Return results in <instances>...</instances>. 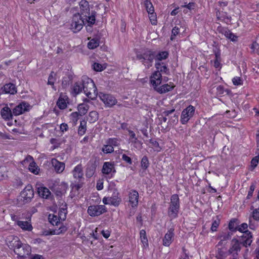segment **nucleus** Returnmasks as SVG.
<instances>
[{
  "instance_id": "obj_1",
  "label": "nucleus",
  "mask_w": 259,
  "mask_h": 259,
  "mask_svg": "<svg viewBox=\"0 0 259 259\" xmlns=\"http://www.w3.org/2000/svg\"><path fill=\"white\" fill-rule=\"evenodd\" d=\"M72 94L75 96L80 94L82 90L86 96L93 100L97 96V88L93 80L87 76H83L81 80L74 83L72 87Z\"/></svg>"
},
{
  "instance_id": "obj_2",
  "label": "nucleus",
  "mask_w": 259,
  "mask_h": 259,
  "mask_svg": "<svg viewBox=\"0 0 259 259\" xmlns=\"http://www.w3.org/2000/svg\"><path fill=\"white\" fill-rule=\"evenodd\" d=\"M180 206V199L178 195L177 194L172 195L170 197V201L167 211L168 215L171 219L177 218Z\"/></svg>"
},
{
  "instance_id": "obj_3",
  "label": "nucleus",
  "mask_w": 259,
  "mask_h": 259,
  "mask_svg": "<svg viewBox=\"0 0 259 259\" xmlns=\"http://www.w3.org/2000/svg\"><path fill=\"white\" fill-rule=\"evenodd\" d=\"M137 57L147 68H149L152 65L155 54L151 50H146L143 53L138 54Z\"/></svg>"
},
{
  "instance_id": "obj_4",
  "label": "nucleus",
  "mask_w": 259,
  "mask_h": 259,
  "mask_svg": "<svg viewBox=\"0 0 259 259\" xmlns=\"http://www.w3.org/2000/svg\"><path fill=\"white\" fill-rule=\"evenodd\" d=\"M84 23V17L81 16L79 13L75 14L72 17L70 29L74 32H77L82 28Z\"/></svg>"
},
{
  "instance_id": "obj_5",
  "label": "nucleus",
  "mask_w": 259,
  "mask_h": 259,
  "mask_svg": "<svg viewBox=\"0 0 259 259\" xmlns=\"http://www.w3.org/2000/svg\"><path fill=\"white\" fill-rule=\"evenodd\" d=\"M31 251V247L27 244H23L19 241H17V243L14 248V252L19 256L21 257H25L29 255Z\"/></svg>"
},
{
  "instance_id": "obj_6",
  "label": "nucleus",
  "mask_w": 259,
  "mask_h": 259,
  "mask_svg": "<svg viewBox=\"0 0 259 259\" xmlns=\"http://www.w3.org/2000/svg\"><path fill=\"white\" fill-rule=\"evenodd\" d=\"M248 225L246 223L242 224L238 229V230L241 232H243V235L241 236L242 239L243 245L247 247L250 245L252 242V236L251 233L246 230Z\"/></svg>"
},
{
  "instance_id": "obj_7",
  "label": "nucleus",
  "mask_w": 259,
  "mask_h": 259,
  "mask_svg": "<svg viewBox=\"0 0 259 259\" xmlns=\"http://www.w3.org/2000/svg\"><path fill=\"white\" fill-rule=\"evenodd\" d=\"M195 108L192 105H189L184 109L181 113L180 121L183 124H186L194 115Z\"/></svg>"
},
{
  "instance_id": "obj_8",
  "label": "nucleus",
  "mask_w": 259,
  "mask_h": 259,
  "mask_svg": "<svg viewBox=\"0 0 259 259\" xmlns=\"http://www.w3.org/2000/svg\"><path fill=\"white\" fill-rule=\"evenodd\" d=\"M243 245L242 242H239L237 239L233 238L230 242L229 248L228 249L230 255L233 257L238 255L241 248V245Z\"/></svg>"
},
{
  "instance_id": "obj_9",
  "label": "nucleus",
  "mask_w": 259,
  "mask_h": 259,
  "mask_svg": "<svg viewBox=\"0 0 259 259\" xmlns=\"http://www.w3.org/2000/svg\"><path fill=\"white\" fill-rule=\"evenodd\" d=\"M34 196V191L31 185H27L21 192L20 199L25 203L29 202Z\"/></svg>"
},
{
  "instance_id": "obj_10",
  "label": "nucleus",
  "mask_w": 259,
  "mask_h": 259,
  "mask_svg": "<svg viewBox=\"0 0 259 259\" xmlns=\"http://www.w3.org/2000/svg\"><path fill=\"white\" fill-rule=\"evenodd\" d=\"M99 97L106 107H111L117 102L115 98L110 94L100 93Z\"/></svg>"
},
{
  "instance_id": "obj_11",
  "label": "nucleus",
  "mask_w": 259,
  "mask_h": 259,
  "mask_svg": "<svg viewBox=\"0 0 259 259\" xmlns=\"http://www.w3.org/2000/svg\"><path fill=\"white\" fill-rule=\"evenodd\" d=\"M106 211V207L104 205H91L88 209V213L91 217L99 216Z\"/></svg>"
},
{
  "instance_id": "obj_12",
  "label": "nucleus",
  "mask_w": 259,
  "mask_h": 259,
  "mask_svg": "<svg viewBox=\"0 0 259 259\" xmlns=\"http://www.w3.org/2000/svg\"><path fill=\"white\" fill-rule=\"evenodd\" d=\"M161 73L158 71H154L150 77V83L155 90L162 82Z\"/></svg>"
},
{
  "instance_id": "obj_13",
  "label": "nucleus",
  "mask_w": 259,
  "mask_h": 259,
  "mask_svg": "<svg viewBox=\"0 0 259 259\" xmlns=\"http://www.w3.org/2000/svg\"><path fill=\"white\" fill-rule=\"evenodd\" d=\"M219 33L224 35L227 39H230L232 41H236L237 40V36L233 33L227 28L219 27L217 29Z\"/></svg>"
},
{
  "instance_id": "obj_14",
  "label": "nucleus",
  "mask_w": 259,
  "mask_h": 259,
  "mask_svg": "<svg viewBox=\"0 0 259 259\" xmlns=\"http://www.w3.org/2000/svg\"><path fill=\"white\" fill-rule=\"evenodd\" d=\"M128 202L131 206L133 207H136L138 204L139 193L135 190H132L128 193Z\"/></svg>"
},
{
  "instance_id": "obj_15",
  "label": "nucleus",
  "mask_w": 259,
  "mask_h": 259,
  "mask_svg": "<svg viewBox=\"0 0 259 259\" xmlns=\"http://www.w3.org/2000/svg\"><path fill=\"white\" fill-rule=\"evenodd\" d=\"M80 15L87 17L90 15V9L89 3L85 0H81L79 3Z\"/></svg>"
},
{
  "instance_id": "obj_16",
  "label": "nucleus",
  "mask_w": 259,
  "mask_h": 259,
  "mask_svg": "<svg viewBox=\"0 0 259 259\" xmlns=\"http://www.w3.org/2000/svg\"><path fill=\"white\" fill-rule=\"evenodd\" d=\"M221 243H219L217 245V251L216 253V257L217 259H224L228 255H230L228 250L222 246Z\"/></svg>"
},
{
  "instance_id": "obj_17",
  "label": "nucleus",
  "mask_w": 259,
  "mask_h": 259,
  "mask_svg": "<svg viewBox=\"0 0 259 259\" xmlns=\"http://www.w3.org/2000/svg\"><path fill=\"white\" fill-rule=\"evenodd\" d=\"M174 230L170 228L165 234L163 239V245L165 246H169L172 243L174 237Z\"/></svg>"
},
{
  "instance_id": "obj_18",
  "label": "nucleus",
  "mask_w": 259,
  "mask_h": 259,
  "mask_svg": "<svg viewBox=\"0 0 259 259\" xmlns=\"http://www.w3.org/2000/svg\"><path fill=\"white\" fill-rule=\"evenodd\" d=\"M16 223L23 231H31L33 229L30 219L25 221L18 220Z\"/></svg>"
},
{
  "instance_id": "obj_19",
  "label": "nucleus",
  "mask_w": 259,
  "mask_h": 259,
  "mask_svg": "<svg viewBox=\"0 0 259 259\" xmlns=\"http://www.w3.org/2000/svg\"><path fill=\"white\" fill-rule=\"evenodd\" d=\"M102 171L103 174L109 175L112 173H115L116 170L114 168L113 163L110 162H105L104 163Z\"/></svg>"
},
{
  "instance_id": "obj_20",
  "label": "nucleus",
  "mask_w": 259,
  "mask_h": 259,
  "mask_svg": "<svg viewBox=\"0 0 259 259\" xmlns=\"http://www.w3.org/2000/svg\"><path fill=\"white\" fill-rule=\"evenodd\" d=\"M175 85L172 82H169L168 83L164 84L160 87H158L155 91L159 94H164L169 91H171Z\"/></svg>"
},
{
  "instance_id": "obj_21",
  "label": "nucleus",
  "mask_w": 259,
  "mask_h": 259,
  "mask_svg": "<svg viewBox=\"0 0 259 259\" xmlns=\"http://www.w3.org/2000/svg\"><path fill=\"white\" fill-rule=\"evenodd\" d=\"M28 105L25 103H22L17 106L13 110V113L15 115H19L28 110Z\"/></svg>"
},
{
  "instance_id": "obj_22",
  "label": "nucleus",
  "mask_w": 259,
  "mask_h": 259,
  "mask_svg": "<svg viewBox=\"0 0 259 259\" xmlns=\"http://www.w3.org/2000/svg\"><path fill=\"white\" fill-rule=\"evenodd\" d=\"M73 178L76 179H80L83 176L82 166L79 164L76 165L72 171Z\"/></svg>"
},
{
  "instance_id": "obj_23",
  "label": "nucleus",
  "mask_w": 259,
  "mask_h": 259,
  "mask_svg": "<svg viewBox=\"0 0 259 259\" xmlns=\"http://www.w3.org/2000/svg\"><path fill=\"white\" fill-rule=\"evenodd\" d=\"M32 160V157L29 156L24 161V162L25 163L26 161L32 160V161L30 162L29 165V170L30 171L33 173L34 174L37 175L38 174L39 169L38 168V167L36 165V163Z\"/></svg>"
},
{
  "instance_id": "obj_24",
  "label": "nucleus",
  "mask_w": 259,
  "mask_h": 259,
  "mask_svg": "<svg viewBox=\"0 0 259 259\" xmlns=\"http://www.w3.org/2000/svg\"><path fill=\"white\" fill-rule=\"evenodd\" d=\"M119 193L116 191H114L111 197H109L110 200V205L117 206L121 201L120 197L119 196Z\"/></svg>"
},
{
  "instance_id": "obj_25",
  "label": "nucleus",
  "mask_w": 259,
  "mask_h": 259,
  "mask_svg": "<svg viewBox=\"0 0 259 259\" xmlns=\"http://www.w3.org/2000/svg\"><path fill=\"white\" fill-rule=\"evenodd\" d=\"M2 92L5 94H14L17 92L15 85L11 83L6 84L2 88Z\"/></svg>"
},
{
  "instance_id": "obj_26",
  "label": "nucleus",
  "mask_w": 259,
  "mask_h": 259,
  "mask_svg": "<svg viewBox=\"0 0 259 259\" xmlns=\"http://www.w3.org/2000/svg\"><path fill=\"white\" fill-rule=\"evenodd\" d=\"M52 163L57 172L61 173L64 170L65 164L63 162H60L55 159H53L52 160Z\"/></svg>"
},
{
  "instance_id": "obj_27",
  "label": "nucleus",
  "mask_w": 259,
  "mask_h": 259,
  "mask_svg": "<svg viewBox=\"0 0 259 259\" xmlns=\"http://www.w3.org/2000/svg\"><path fill=\"white\" fill-rule=\"evenodd\" d=\"M37 192L39 195L44 198H48L51 195V192L46 187L40 186L37 188Z\"/></svg>"
},
{
  "instance_id": "obj_28",
  "label": "nucleus",
  "mask_w": 259,
  "mask_h": 259,
  "mask_svg": "<svg viewBox=\"0 0 259 259\" xmlns=\"http://www.w3.org/2000/svg\"><path fill=\"white\" fill-rule=\"evenodd\" d=\"M67 99L66 96H61L58 99L57 105L60 109H64L67 107Z\"/></svg>"
},
{
  "instance_id": "obj_29",
  "label": "nucleus",
  "mask_w": 259,
  "mask_h": 259,
  "mask_svg": "<svg viewBox=\"0 0 259 259\" xmlns=\"http://www.w3.org/2000/svg\"><path fill=\"white\" fill-rule=\"evenodd\" d=\"M155 66L157 70L156 71H158L160 73L164 72L165 73H167L168 71V69L163 63L156 62Z\"/></svg>"
},
{
  "instance_id": "obj_30",
  "label": "nucleus",
  "mask_w": 259,
  "mask_h": 259,
  "mask_svg": "<svg viewBox=\"0 0 259 259\" xmlns=\"http://www.w3.org/2000/svg\"><path fill=\"white\" fill-rule=\"evenodd\" d=\"M89 105L85 103L79 104L78 106V111L79 112V115L82 116L85 114L89 110Z\"/></svg>"
},
{
  "instance_id": "obj_31",
  "label": "nucleus",
  "mask_w": 259,
  "mask_h": 259,
  "mask_svg": "<svg viewBox=\"0 0 259 259\" xmlns=\"http://www.w3.org/2000/svg\"><path fill=\"white\" fill-rule=\"evenodd\" d=\"M1 115L5 119H9L12 117L11 110L7 107H5L2 109Z\"/></svg>"
},
{
  "instance_id": "obj_32",
  "label": "nucleus",
  "mask_w": 259,
  "mask_h": 259,
  "mask_svg": "<svg viewBox=\"0 0 259 259\" xmlns=\"http://www.w3.org/2000/svg\"><path fill=\"white\" fill-rule=\"evenodd\" d=\"M140 239L144 247L148 246V239L146 236V231L144 230H142L140 232Z\"/></svg>"
},
{
  "instance_id": "obj_33",
  "label": "nucleus",
  "mask_w": 259,
  "mask_h": 259,
  "mask_svg": "<svg viewBox=\"0 0 259 259\" xmlns=\"http://www.w3.org/2000/svg\"><path fill=\"white\" fill-rule=\"evenodd\" d=\"M67 230V228L64 225H61L58 229H56L51 231V235H60L64 233Z\"/></svg>"
},
{
  "instance_id": "obj_34",
  "label": "nucleus",
  "mask_w": 259,
  "mask_h": 259,
  "mask_svg": "<svg viewBox=\"0 0 259 259\" xmlns=\"http://www.w3.org/2000/svg\"><path fill=\"white\" fill-rule=\"evenodd\" d=\"M87 131V122L85 120H82L80 122L78 127V134L80 136L83 135Z\"/></svg>"
},
{
  "instance_id": "obj_35",
  "label": "nucleus",
  "mask_w": 259,
  "mask_h": 259,
  "mask_svg": "<svg viewBox=\"0 0 259 259\" xmlns=\"http://www.w3.org/2000/svg\"><path fill=\"white\" fill-rule=\"evenodd\" d=\"M168 55V53L167 52L164 51L159 52L156 55H155V59L156 62H159V61L166 59L167 58Z\"/></svg>"
},
{
  "instance_id": "obj_36",
  "label": "nucleus",
  "mask_w": 259,
  "mask_h": 259,
  "mask_svg": "<svg viewBox=\"0 0 259 259\" xmlns=\"http://www.w3.org/2000/svg\"><path fill=\"white\" fill-rule=\"evenodd\" d=\"M88 120L91 123H93L98 119V113L95 111L90 112L88 118Z\"/></svg>"
},
{
  "instance_id": "obj_37",
  "label": "nucleus",
  "mask_w": 259,
  "mask_h": 259,
  "mask_svg": "<svg viewBox=\"0 0 259 259\" xmlns=\"http://www.w3.org/2000/svg\"><path fill=\"white\" fill-rule=\"evenodd\" d=\"M48 219L49 222L53 225H58L60 222V220L58 215H55L54 214H50L48 217Z\"/></svg>"
},
{
  "instance_id": "obj_38",
  "label": "nucleus",
  "mask_w": 259,
  "mask_h": 259,
  "mask_svg": "<svg viewBox=\"0 0 259 259\" xmlns=\"http://www.w3.org/2000/svg\"><path fill=\"white\" fill-rule=\"evenodd\" d=\"M144 5L148 13H153L154 12V7L150 0L145 1Z\"/></svg>"
},
{
  "instance_id": "obj_39",
  "label": "nucleus",
  "mask_w": 259,
  "mask_h": 259,
  "mask_svg": "<svg viewBox=\"0 0 259 259\" xmlns=\"http://www.w3.org/2000/svg\"><path fill=\"white\" fill-rule=\"evenodd\" d=\"M99 45V41L98 39L93 38L88 44V47L90 49H94Z\"/></svg>"
},
{
  "instance_id": "obj_40",
  "label": "nucleus",
  "mask_w": 259,
  "mask_h": 259,
  "mask_svg": "<svg viewBox=\"0 0 259 259\" xmlns=\"http://www.w3.org/2000/svg\"><path fill=\"white\" fill-rule=\"evenodd\" d=\"M89 24V25H93L95 22V13H92L91 15H88L87 17H84V20Z\"/></svg>"
},
{
  "instance_id": "obj_41",
  "label": "nucleus",
  "mask_w": 259,
  "mask_h": 259,
  "mask_svg": "<svg viewBox=\"0 0 259 259\" xmlns=\"http://www.w3.org/2000/svg\"><path fill=\"white\" fill-rule=\"evenodd\" d=\"M102 151L105 154L111 153L114 151V148L109 145L106 142V144L103 145Z\"/></svg>"
},
{
  "instance_id": "obj_42",
  "label": "nucleus",
  "mask_w": 259,
  "mask_h": 259,
  "mask_svg": "<svg viewBox=\"0 0 259 259\" xmlns=\"http://www.w3.org/2000/svg\"><path fill=\"white\" fill-rule=\"evenodd\" d=\"M67 210L66 208H61L58 212V218L60 221H64L66 218Z\"/></svg>"
},
{
  "instance_id": "obj_43",
  "label": "nucleus",
  "mask_w": 259,
  "mask_h": 259,
  "mask_svg": "<svg viewBox=\"0 0 259 259\" xmlns=\"http://www.w3.org/2000/svg\"><path fill=\"white\" fill-rule=\"evenodd\" d=\"M8 169L6 166H0V180H3L8 177Z\"/></svg>"
},
{
  "instance_id": "obj_44",
  "label": "nucleus",
  "mask_w": 259,
  "mask_h": 259,
  "mask_svg": "<svg viewBox=\"0 0 259 259\" xmlns=\"http://www.w3.org/2000/svg\"><path fill=\"white\" fill-rule=\"evenodd\" d=\"M221 56L220 53H217L215 54V60L213 61L214 63V66L216 68H221Z\"/></svg>"
},
{
  "instance_id": "obj_45",
  "label": "nucleus",
  "mask_w": 259,
  "mask_h": 259,
  "mask_svg": "<svg viewBox=\"0 0 259 259\" xmlns=\"http://www.w3.org/2000/svg\"><path fill=\"white\" fill-rule=\"evenodd\" d=\"M141 165L143 169H146L149 166V162L147 156H144L141 162Z\"/></svg>"
},
{
  "instance_id": "obj_46",
  "label": "nucleus",
  "mask_w": 259,
  "mask_h": 259,
  "mask_svg": "<svg viewBox=\"0 0 259 259\" xmlns=\"http://www.w3.org/2000/svg\"><path fill=\"white\" fill-rule=\"evenodd\" d=\"M104 65L98 63H94L93 65V68L96 71H102L105 68Z\"/></svg>"
},
{
  "instance_id": "obj_47",
  "label": "nucleus",
  "mask_w": 259,
  "mask_h": 259,
  "mask_svg": "<svg viewBox=\"0 0 259 259\" xmlns=\"http://www.w3.org/2000/svg\"><path fill=\"white\" fill-rule=\"evenodd\" d=\"M220 223V220L218 218H217L215 220H213L211 227V230L212 232L216 231L217 229L219 226Z\"/></svg>"
},
{
  "instance_id": "obj_48",
  "label": "nucleus",
  "mask_w": 259,
  "mask_h": 259,
  "mask_svg": "<svg viewBox=\"0 0 259 259\" xmlns=\"http://www.w3.org/2000/svg\"><path fill=\"white\" fill-rule=\"evenodd\" d=\"M128 132L130 135V140L131 142L133 143H136L138 141L134 132L130 130H128Z\"/></svg>"
},
{
  "instance_id": "obj_49",
  "label": "nucleus",
  "mask_w": 259,
  "mask_h": 259,
  "mask_svg": "<svg viewBox=\"0 0 259 259\" xmlns=\"http://www.w3.org/2000/svg\"><path fill=\"white\" fill-rule=\"evenodd\" d=\"M106 142L113 148L118 145V140L116 138H110L107 140Z\"/></svg>"
},
{
  "instance_id": "obj_50",
  "label": "nucleus",
  "mask_w": 259,
  "mask_h": 259,
  "mask_svg": "<svg viewBox=\"0 0 259 259\" xmlns=\"http://www.w3.org/2000/svg\"><path fill=\"white\" fill-rule=\"evenodd\" d=\"M232 82L235 85H241L243 84V80L241 77L238 76L233 78Z\"/></svg>"
},
{
  "instance_id": "obj_51",
  "label": "nucleus",
  "mask_w": 259,
  "mask_h": 259,
  "mask_svg": "<svg viewBox=\"0 0 259 259\" xmlns=\"http://www.w3.org/2000/svg\"><path fill=\"white\" fill-rule=\"evenodd\" d=\"M169 122H170V124L175 125L178 122V115L176 114H174V115L171 116H169Z\"/></svg>"
},
{
  "instance_id": "obj_52",
  "label": "nucleus",
  "mask_w": 259,
  "mask_h": 259,
  "mask_svg": "<svg viewBox=\"0 0 259 259\" xmlns=\"http://www.w3.org/2000/svg\"><path fill=\"white\" fill-rule=\"evenodd\" d=\"M251 217L255 221H259V208L253 210L251 213Z\"/></svg>"
},
{
  "instance_id": "obj_53",
  "label": "nucleus",
  "mask_w": 259,
  "mask_h": 259,
  "mask_svg": "<svg viewBox=\"0 0 259 259\" xmlns=\"http://www.w3.org/2000/svg\"><path fill=\"white\" fill-rule=\"evenodd\" d=\"M179 28L178 27L175 26L171 31V35L170 37V39L173 40L175 39V37L179 34Z\"/></svg>"
},
{
  "instance_id": "obj_54",
  "label": "nucleus",
  "mask_w": 259,
  "mask_h": 259,
  "mask_svg": "<svg viewBox=\"0 0 259 259\" xmlns=\"http://www.w3.org/2000/svg\"><path fill=\"white\" fill-rule=\"evenodd\" d=\"M230 237V235L229 233L222 234L220 236L221 241L219 242V243H221V244L223 245V242L229 239Z\"/></svg>"
},
{
  "instance_id": "obj_55",
  "label": "nucleus",
  "mask_w": 259,
  "mask_h": 259,
  "mask_svg": "<svg viewBox=\"0 0 259 259\" xmlns=\"http://www.w3.org/2000/svg\"><path fill=\"white\" fill-rule=\"evenodd\" d=\"M149 15V19L152 25H156L157 23V19L156 14L153 13H148Z\"/></svg>"
},
{
  "instance_id": "obj_56",
  "label": "nucleus",
  "mask_w": 259,
  "mask_h": 259,
  "mask_svg": "<svg viewBox=\"0 0 259 259\" xmlns=\"http://www.w3.org/2000/svg\"><path fill=\"white\" fill-rule=\"evenodd\" d=\"M55 74L54 72H52L48 78V83L50 85H54L55 81Z\"/></svg>"
},
{
  "instance_id": "obj_57",
  "label": "nucleus",
  "mask_w": 259,
  "mask_h": 259,
  "mask_svg": "<svg viewBox=\"0 0 259 259\" xmlns=\"http://www.w3.org/2000/svg\"><path fill=\"white\" fill-rule=\"evenodd\" d=\"M175 109H171V110H170L165 111L164 112H163V114L165 116V117H163V121L164 122H166V120H167L166 117L167 116V117H169V116L171 114H172L175 112Z\"/></svg>"
},
{
  "instance_id": "obj_58",
  "label": "nucleus",
  "mask_w": 259,
  "mask_h": 259,
  "mask_svg": "<svg viewBox=\"0 0 259 259\" xmlns=\"http://www.w3.org/2000/svg\"><path fill=\"white\" fill-rule=\"evenodd\" d=\"M255 188V186L254 184L252 183L250 186L249 191H248V195L247 196V199H249L251 197H252Z\"/></svg>"
},
{
  "instance_id": "obj_59",
  "label": "nucleus",
  "mask_w": 259,
  "mask_h": 259,
  "mask_svg": "<svg viewBox=\"0 0 259 259\" xmlns=\"http://www.w3.org/2000/svg\"><path fill=\"white\" fill-rule=\"evenodd\" d=\"M259 161V155L257 156H255L254 157L251 161V166L254 168L256 167Z\"/></svg>"
},
{
  "instance_id": "obj_60",
  "label": "nucleus",
  "mask_w": 259,
  "mask_h": 259,
  "mask_svg": "<svg viewBox=\"0 0 259 259\" xmlns=\"http://www.w3.org/2000/svg\"><path fill=\"white\" fill-rule=\"evenodd\" d=\"M228 227L229 230L232 231H236L237 227L236 226L235 222L234 221H231L229 224Z\"/></svg>"
},
{
  "instance_id": "obj_61",
  "label": "nucleus",
  "mask_w": 259,
  "mask_h": 259,
  "mask_svg": "<svg viewBox=\"0 0 259 259\" xmlns=\"http://www.w3.org/2000/svg\"><path fill=\"white\" fill-rule=\"evenodd\" d=\"M122 159L124 161H126L127 163H128L130 164H131L132 163V161L131 158L125 154L122 155Z\"/></svg>"
},
{
  "instance_id": "obj_62",
  "label": "nucleus",
  "mask_w": 259,
  "mask_h": 259,
  "mask_svg": "<svg viewBox=\"0 0 259 259\" xmlns=\"http://www.w3.org/2000/svg\"><path fill=\"white\" fill-rule=\"evenodd\" d=\"M182 7H186L189 10H191L195 8V4L194 3H189L188 4L183 6Z\"/></svg>"
},
{
  "instance_id": "obj_63",
  "label": "nucleus",
  "mask_w": 259,
  "mask_h": 259,
  "mask_svg": "<svg viewBox=\"0 0 259 259\" xmlns=\"http://www.w3.org/2000/svg\"><path fill=\"white\" fill-rule=\"evenodd\" d=\"M60 128L62 132H64L68 130V126L66 123H63L60 125Z\"/></svg>"
},
{
  "instance_id": "obj_64",
  "label": "nucleus",
  "mask_w": 259,
  "mask_h": 259,
  "mask_svg": "<svg viewBox=\"0 0 259 259\" xmlns=\"http://www.w3.org/2000/svg\"><path fill=\"white\" fill-rule=\"evenodd\" d=\"M102 234L105 238H108L110 235V232L108 230L102 231Z\"/></svg>"
}]
</instances>
